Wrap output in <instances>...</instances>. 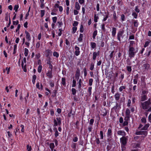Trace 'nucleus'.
<instances>
[{
	"instance_id": "nucleus-1",
	"label": "nucleus",
	"mask_w": 151,
	"mask_h": 151,
	"mask_svg": "<svg viewBox=\"0 0 151 151\" xmlns=\"http://www.w3.org/2000/svg\"><path fill=\"white\" fill-rule=\"evenodd\" d=\"M124 31L123 30H119L117 33L116 38L120 42L121 41H125L127 38L128 35L126 36L125 34H124Z\"/></svg>"
},
{
	"instance_id": "nucleus-2",
	"label": "nucleus",
	"mask_w": 151,
	"mask_h": 151,
	"mask_svg": "<svg viewBox=\"0 0 151 151\" xmlns=\"http://www.w3.org/2000/svg\"><path fill=\"white\" fill-rule=\"evenodd\" d=\"M138 49L136 50L133 46H129L128 51L129 57L132 58H134L135 56V54L137 52Z\"/></svg>"
},
{
	"instance_id": "nucleus-3",
	"label": "nucleus",
	"mask_w": 151,
	"mask_h": 151,
	"mask_svg": "<svg viewBox=\"0 0 151 151\" xmlns=\"http://www.w3.org/2000/svg\"><path fill=\"white\" fill-rule=\"evenodd\" d=\"M54 126L56 127L59 126L58 127V130L60 132H61L62 131V128L60 126L62 124V119L60 117H57L56 119H53Z\"/></svg>"
},
{
	"instance_id": "nucleus-4",
	"label": "nucleus",
	"mask_w": 151,
	"mask_h": 151,
	"mask_svg": "<svg viewBox=\"0 0 151 151\" xmlns=\"http://www.w3.org/2000/svg\"><path fill=\"white\" fill-rule=\"evenodd\" d=\"M140 105L141 108L143 110H145L146 111L149 109V107L151 105L145 101L143 102H141Z\"/></svg>"
},
{
	"instance_id": "nucleus-5",
	"label": "nucleus",
	"mask_w": 151,
	"mask_h": 151,
	"mask_svg": "<svg viewBox=\"0 0 151 151\" xmlns=\"http://www.w3.org/2000/svg\"><path fill=\"white\" fill-rule=\"evenodd\" d=\"M112 129L111 128H109L108 129L107 133V141L110 142L112 140Z\"/></svg>"
},
{
	"instance_id": "nucleus-6",
	"label": "nucleus",
	"mask_w": 151,
	"mask_h": 151,
	"mask_svg": "<svg viewBox=\"0 0 151 151\" xmlns=\"http://www.w3.org/2000/svg\"><path fill=\"white\" fill-rule=\"evenodd\" d=\"M127 137L123 136L120 139L122 147V146H124L126 145L128 140V138Z\"/></svg>"
},
{
	"instance_id": "nucleus-7",
	"label": "nucleus",
	"mask_w": 151,
	"mask_h": 151,
	"mask_svg": "<svg viewBox=\"0 0 151 151\" xmlns=\"http://www.w3.org/2000/svg\"><path fill=\"white\" fill-rule=\"evenodd\" d=\"M75 51L74 52L75 55L76 56H78L80 54V48L77 46V45H76L74 47Z\"/></svg>"
},
{
	"instance_id": "nucleus-8",
	"label": "nucleus",
	"mask_w": 151,
	"mask_h": 151,
	"mask_svg": "<svg viewBox=\"0 0 151 151\" xmlns=\"http://www.w3.org/2000/svg\"><path fill=\"white\" fill-rule=\"evenodd\" d=\"M136 134L137 135H144L145 136L147 134V132L146 131H139L136 132Z\"/></svg>"
},
{
	"instance_id": "nucleus-9",
	"label": "nucleus",
	"mask_w": 151,
	"mask_h": 151,
	"mask_svg": "<svg viewBox=\"0 0 151 151\" xmlns=\"http://www.w3.org/2000/svg\"><path fill=\"white\" fill-rule=\"evenodd\" d=\"M143 67L145 71H148L150 68V65L149 63H145L143 64Z\"/></svg>"
},
{
	"instance_id": "nucleus-10",
	"label": "nucleus",
	"mask_w": 151,
	"mask_h": 151,
	"mask_svg": "<svg viewBox=\"0 0 151 151\" xmlns=\"http://www.w3.org/2000/svg\"><path fill=\"white\" fill-rule=\"evenodd\" d=\"M80 76V70L79 68L77 69V70L75 74V78L77 81H78Z\"/></svg>"
},
{
	"instance_id": "nucleus-11",
	"label": "nucleus",
	"mask_w": 151,
	"mask_h": 151,
	"mask_svg": "<svg viewBox=\"0 0 151 151\" xmlns=\"http://www.w3.org/2000/svg\"><path fill=\"white\" fill-rule=\"evenodd\" d=\"M148 99V97L147 95H141V99L140 101L141 102H143L147 100Z\"/></svg>"
},
{
	"instance_id": "nucleus-12",
	"label": "nucleus",
	"mask_w": 151,
	"mask_h": 151,
	"mask_svg": "<svg viewBox=\"0 0 151 151\" xmlns=\"http://www.w3.org/2000/svg\"><path fill=\"white\" fill-rule=\"evenodd\" d=\"M121 108L120 105L119 104L116 102V105L115 106H114L112 108V109H114L115 111V112H116L117 110L118 111Z\"/></svg>"
},
{
	"instance_id": "nucleus-13",
	"label": "nucleus",
	"mask_w": 151,
	"mask_h": 151,
	"mask_svg": "<svg viewBox=\"0 0 151 151\" xmlns=\"http://www.w3.org/2000/svg\"><path fill=\"white\" fill-rule=\"evenodd\" d=\"M46 76L50 79L52 78L53 77L52 71L48 70L46 73Z\"/></svg>"
},
{
	"instance_id": "nucleus-14",
	"label": "nucleus",
	"mask_w": 151,
	"mask_h": 151,
	"mask_svg": "<svg viewBox=\"0 0 151 151\" xmlns=\"http://www.w3.org/2000/svg\"><path fill=\"white\" fill-rule=\"evenodd\" d=\"M25 33L26 35V38L27 41L29 42L31 40V37L29 32L27 30L25 31Z\"/></svg>"
},
{
	"instance_id": "nucleus-15",
	"label": "nucleus",
	"mask_w": 151,
	"mask_h": 151,
	"mask_svg": "<svg viewBox=\"0 0 151 151\" xmlns=\"http://www.w3.org/2000/svg\"><path fill=\"white\" fill-rule=\"evenodd\" d=\"M100 54V51H98L97 52H93V59L94 60H95L96 59L97 56L99 55Z\"/></svg>"
},
{
	"instance_id": "nucleus-16",
	"label": "nucleus",
	"mask_w": 151,
	"mask_h": 151,
	"mask_svg": "<svg viewBox=\"0 0 151 151\" xmlns=\"http://www.w3.org/2000/svg\"><path fill=\"white\" fill-rule=\"evenodd\" d=\"M113 16L112 20L114 22H117V19L118 18V17H117L115 11H114L113 12Z\"/></svg>"
},
{
	"instance_id": "nucleus-17",
	"label": "nucleus",
	"mask_w": 151,
	"mask_h": 151,
	"mask_svg": "<svg viewBox=\"0 0 151 151\" xmlns=\"http://www.w3.org/2000/svg\"><path fill=\"white\" fill-rule=\"evenodd\" d=\"M118 135H122L123 136H125L126 135V133L123 130H119L117 132Z\"/></svg>"
},
{
	"instance_id": "nucleus-18",
	"label": "nucleus",
	"mask_w": 151,
	"mask_h": 151,
	"mask_svg": "<svg viewBox=\"0 0 151 151\" xmlns=\"http://www.w3.org/2000/svg\"><path fill=\"white\" fill-rule=\"evenodd\" d=\"M117 29L115 27H113L112 28V31L111 32L112 36L113 37H114L115 36L116 34Z\"/></svg>"
},
{
	"instance_id": "nucleus-19",
	"label": "nucleus",
	"mask_w": 151,
	"mask_h": 151,
	"mask_svg": "<svg viewBox=\"0 0 151 151\" xmlns=\"http://www.w3.org/2000/svg\"><path fill=\"white\" fill-rule=\"evenodd\" d=\"M46 52L45 55L46 57H48L52 55V52L51 50L49 49L46 50Z\"/></svg>"
},
{
	"instance_id": "nucleus-20",
	"label": "nucleus",
	"mask_w": 151,
	"mask_h": 151,
	"mask_svg": "<svg viewBox=\"0 0 151 151\" xmlns=\"http://www.w3.org/2000/svg\"><path fill=\"white\" fill-rule=\"evenodd\" d=\"M78 89L79 91H80L81 89L82 84V82L81 79H79V81L78 82Z\"/></svg>"
},
{
	"instance_id": "nucleus-21",
	"label": "nucleus",
	"mask_w": 151,
	"mask_h": 151,
	"mask_svg": "<svg viewBox=\"0 0 151 151\" xmlns=\"http://www.w3.org/2000/svg\"><path fill=\"white\" fill-rule=\"evenodd\" d=\"M120 94L118 93L115 94L114 96L116 100L118 101L120 99Z\"/></svg>"
},
{
	"instance_id": "nucleus-22",
	"label": "nucleus",
	"mask_w": 151,
	"mask_h": 151,
	"mask_svg": "<svg viewBox=\"0 0 151 151\" xmlns=\"http://www.w3.org/2000/svg\"><path fill=\"white\" fill-rule=\"evenodd\" d=\"M149 126H150V124L148 123L146 124L145 125V126H144V127H143L142 128H141V130H147V129L148 127H149Z\"/></svg>"
},
{
	"instance_id": "nucleus-23",
	"label": "nucleus",
	"mask_w": 151,
	"mask_h": 151,
	"mask_svg": "<svg viewBox=\"0 0 151 151\" xmlns=\"http://www.w3.org/2000/svg\"><path fill=\"white\" fill-rule=\"evenodd\" d=\"M75 8L76 9L79 10L80 9V6L79 3L77 2L75 3Z\"/></svg>"
},
{
	"instance_id": "nucleus-24",
	"label": "nucleus",
	"mask_w": 151,
	"mask_h": 151,
	"mask_svg": "<svg viewBox=\"0 0 151 151\" xmlns=\"http://www.w3.org/2000/svg\"><path fill=\"white\" fill-rule=\"evenodd\" d=\"M83 37V34L80 33L79 35V37L78 39V40L79 42H82Z\"/></svg>"
},
{
	"instance_id": "nucleus-25",
	"label": "nucleus",
	"mask_w": 151,
	"mask_h": 151,
	"mask_svg": "<svg viewBox=\"0 0 151 151\" xmlns=\"http://www.w3.org/2000/svg\"><path fill=\"white\" fill-rule=\"evenodd\" d=\"M97 30L96 29L93 33L92 37L93 39H96V37L97 35Z\"/></svg>"
},
{
	"instance_id": "nucleus-26",
	"label": "nucleus",
	"mask_w": 151,
	"mask_h": 151,
	"mask_svg": "<svg viewBox=\"0 0 151 151\" xmlns=\"http://www.w3.org/2000/svg\"><path fill=\"white\" fill-rule=\"evenodd\" d=\"M97 44L99 47H103L104 46V42L103 40L98 42Z\"/></svg>"
},
{
	"instance_id": "nucleus-27",
	"label": "nucleus",
	"mask_w": 151,
	"mask_h": 151,
	"mask_svg": "<svg viewBox=\"0 0 151 151\" xmlns=\"http://www.w3.org/2000/svg\"><path fill=\"white\" fill-rule=\"evenodd\" d=\"M61 84H62L63 86H64L65 87V86H66L65 78V77L62 78Z\"/></svg>"
},
{
	"instance_id": "nucleus-28",
	"label": "nucleus",
	"mask_w": 151,
	"mask_h": 151,
	"mask_svg": "<svg viewBox=\"0 0 151 151\" xmlns=\"http://www.w3.org/2000/svg\"><path fill=\"white\" fill-rule=\"evenodd\" d=\"M130 113L129 109L128 108H127L125 111V116H130Z\"/></svg>"
},
{
	"instance_id": "nucleus-29",
	"label": "nucleus",
	"mask_w": 151,
	"mask_h": 151,
	"mask_svg": "<svg viewBox=\"0 0 151 151\" xmlns=\"http://www.w3.org/2000/svg\"><path fill=\"white\" fill-rule=\"evenodd\" d=\"M133 21H134L133 22V25L134 27H137L139 24L138 20H134Z\"/></svg>"
},
{
	"instance_id": "nucleus-30",
	"label": "nucleus",
	"mask_w": 151,
	"mask_h": 151,
	"mask_svg": "<svg viewBox=\"0 0 151 151\" xmlns=\"http://www.w3.org/2000/svg\"><path fill=\"white\" fill-rule=\"evenodd\" d=\"M53 55L54 57H55L57 58H58L59 56V54L56 51H54L53 52Z\"/></svg>"
},
{
	"instance_id": "nucleus-31",
	"label": "nucleus",
	"mask_w": 151,
	"mask_h": 151,
	"mask_svg": "<svg viewBox=\"0 0 151 151\" xmlns=\"http://www.w3.org/2000/svg\"><path fill=\"white\" fill-rule=\"evenodd\" d=\"M36 78L37 76L36 75H34L33 76L32 82L33 84H34L35 83V80L36 79Z\"/></svg>"
},
{
	"instance_id": "nucleus-32",
	"label": "nucleus",
	"mask_w": 151,
	"mask_h": 151,
	"mask_svg": "<svg viewBox=\"0 0 151 151\" xmlns=\"http://www.w3.org/2000/svg\"><path fill=\"white\" fill-rule=\"evenodd\" d=\"M101 29L102 31L105 32L106 31V29L105 27V24H103L102 25H101Z\"/></svg>"
},
{
	"instance_id": "nucleus-33",
	"label": "nucleus",
	"mask_w": 151,
	"mask_h": 151,
	"mask_svg": "<svg viewBox=\"0 0 151 151\" xmlns=\"http://www.w3.org/2000/svg\"><path fill=\"white\" fill-rule=\"evenodd\" d=\"M132 16L134 17L135 19H137L138 16V14L135 12H132Z\"/></svg>"
},
{
	"instance_id": "nucleus-34",
	"label": "nucleus",
	"mask_w": 151,
	"mask_h": 151,
	"mask_svg": "<svg viewBox=\"0 0 151 151\" xmlns=\"http://www.w3.org/2000/svg\"><path fill=\"white\" fill-rule=\"evenodd\" d=\"M96 44L94 42H91V47L93 49H94L96 47Z\"/></svg>"
},
{
	"instance_id": "nucleus-35",
	"label": "nucleus",
	"mask_w": 151,
	"mask_h": 151,
	"mask_svg": "<svg viewBox=\"0 0 151 151\" xmlns=\"http://www.w3.org/2000/svg\"><path fill=\"white\" fill-rule=\"evenodd\" d=\"M150 42L151 41L150 40H149V41H148L145 42V44L144 45V47L145 48L147 47Z\"/></svg>"
},
{
	"instance_id": "nucleus-36",
	"label": "nucleus",
	"mask_w": 151,
	"mask_h": 151,
	"mask_svg": "<svg viewBox=\"0 0 151 151\" xmlns=\"http://www.w3.org/2000/svg\"><path fill=\"white\" fill-rule=\"evenodd\" d=\"M76 86V81L75 80L73 79L72 81V87H75Z\"/></svg>"
},
{
	"instance_id": "nucleus-37",
	"label": "nucleus",
	"mask_w": 151,
	"mask_h": 151,
	"mask_svg": "<svg viewBox=\"0 0 151 151\" xmlns=\"http://www.w3.org/2000/svg\"><path fill=\"white\" fill-rule=\"evenodd\" d=\"M28 53H29L28 50L27 48H25L24 54L25 56L27 57L28 55Z\"/></svg>"
},
{
	"instance_id": "nucleus-38",
	"label": "nucleus",
	"mask_w": 151,
	"mask_h": 151,
	"mask_svg": "<svg viewBox=\"0 0 151 151\" xmlns=\"http://www.w3.org/2000/svg\"><path fill=\"white\" fill-rule=\"evenodd\" d=\"M93 129V126L89 125V126H88V132L89 133L91 132Z\"/></svg>"
},
{
	"instance_id": "nucleus-39",
	"label": "nucleus",
	"mask_w": 151,
	"mask_h": 151,
	"mask_svg": "<svg viewBox=\"0 0 151 151\" xmlns=\"http://www.w3.org/2000/svg\"><path fill=\"white\" fill-rule=\"evenodd\" d=\"M92 87L91 86H89L88 88V91L89 96H91V90Z\"/></svg>"
},
{
	"instance_id": "nucleus-40",
	"label": "nucleus",
	"mask_w": 151,
	"mask_h": 151,
	"mask_svg": "<svg viewBox=\"0 0 151 151\" xmlns=\"http://www.w3.org/2000/svg\"><path fill=\"white\" fill-rule=\"evenodd\" d=\"M71 91L72 94L73 95L76 96V90L74 88H72L71 89Z\"/></svg>"
},
{
	"instance_id": "nucleus-41",
	"label": "nucleus",
	"mask_w": 151,
	"mask_h": 151,
	"mask_svg": "<svg viewBox=\"0 0 151 151\" xmlns=\"http://www.w3.org/2000/svg\"><path fill=\"white\" fill-rule=\"evenodd\" d=\"M73 136H75L73 138V141L74 142H77L78 140V138L76 134L74 135Z\"/></svg>"
},
{
	"instance_id": "nucleus-42",
	"label": "nucleus",
	"mask_w": 151,
	"mask_h": 151,
	"mask_svg": "<svg viewBox=\"0 0 151 151\" xmlns=\"http://www.w3.org/2000/svg\"><path fill=\"white\" fill-rule=\"evenodd\" d=\"M57 93V90H54L53 91V94L52 95L53 97H55L56 96V94Z\"/></svg>"
},
{
	"instance_id": "nucleus-43",
	"label": "nucleus",
	"mask_w": 151,
	"mask_h": 151,
	"mask_svg": "<svg viewBox=\"0 0 151 151\" xmlns=\"http://www.w3.org/2000/svg\"><path fill=\"white\" fill-rule=\"evenodd\" d=\"M148 92V91L142 90L141 95H147Z\"/></svg>"
},
{
	"instance_id": "nucleus-44",
	"label": "nucleus",
	"mask_w": 151,
	"mask_h": 151,
	"mask_svg": "<svg viewBox=\"0 0 151 151\" xmlns=\"http://www.w3.org/2000/svg\"><path fill=\"white\" fill-rule=\"evenodd\" d=\"M130 117L131 116H126L124 118V121L127 122L129 121Z\"/></svg>"
},
{
	"instance_id": "nucleus-45",
	"label": "nucleus",
	"mask_w": 151,
	"mask_h": 151,
	"mask_svg": "<svg viewBox=\"0 0 151 151\" xmlns=\"http://www.w3.org/2000/svg\"><path fill=\"white\" fill-rule=\"evenodd\" d=\"M17 45L16 44V45H14V51H13V54H15L16 53V50H17Z\"/></svg>"
},
{
	"instance_id": "nucleus-46",
	"label": "nucleus",
	"mask_w": 151,
	"mask_h": 151,
	"mask_svg": "<svg viewBox=\"0 0 151 151\" xmlns=\"http://www.w3.org/2000/svg\"><path fill=\"white\" fill-rule=\"evenodd\" d=\"M141 121L142 123H146L147 122V120L145 117H142L141 119Z\"/></svg>"
},
{
	"instance_id": "nucleus-47",
	"label": "nucleus",
	"mask_w": 151,
	"mask_h": 151,
	"mask_svg": "<svg viewBox=\"0 0 151 151\" xmlns=\"http://www.w3.org/2000/svg\"><path fill=\"white\" fill-rule=\"evenodd\" d=\"M84 31V28L83 25L82 24L80 28V32L81 33H83Z\"/></svg>"
},
{
	"instance_id": "nucleus-48",
	"label": "nucleus",
	"mask_w": 151,
	"mask_h": 151,
	"mask_svg": "<svg viewBox=\"0 0 151 151\" xmlns=\"http://www.w3.org/2000/svg\"><path fill=\"white\" fill-rule=\"evenodd\" d=\"M59 32L58 33V35L59 36H60L62 34V32L63 31V29L62 28H59L58 29Z\"/></svg>"
},
{
	"instance_id": "nucleus-49",
	"label": "nucleus",
	"mask_w": 151,
	"mask_h": 151,
	"mask_svg": "<svg viewBox=\"0 0 151 151\" xmlns=\"http://www.w3.org/2000/svg\"><path fill=\"white\" fill-rule=\"evenodd\" d=\"M93 80L92 78H90L89 80V83L88 84L89 86H91L92 85L93 82Z\"/></svg>"
},
{
	"instance_id": "nucleus-50",
	"label": "nucleus",
	"mask_w": 151,
	"mask_h": 151,
	"mask_svg": "<svg viewBox=\"0 0 151 151\" xmlns=\"http://www.w3.org/2000/svg\"><path fill=\"white\" fill-rule=\"evenodd\" d=\"M94 64L93 63H91L90 68V69L92 71L93 70L94 68Z\"/></svg>"
},
{
	"instance_id": "nucleus-51",
	"label": "nucleus",
	"mask_w": 151,
	"mask_h": 151,
	"mask_svg": "<svg viewBox=\"0 0 151 151\" xmlns=\"http://www.w3.org/2000/svg\"><path fill=\"white\" fill-rule=\"evenodd\" d=\"M94 122V120L93 119H91L89 121V125L93 126Z\"/></svg>"
},
{
	"instance_id": "nucleus-52",
	"label": "nucleus",
	"mask_w": 151,
	"mask_h": 151,
	"mask_svg": "<svg viewBox=\"0 0 151 151\" xmlns=\"http://www.w3.org/2000/svg\"><path fill=\"white\" fill-rule=\"evenodd\" d=\"M99 18L98 16H96V14H94V22H98V19Z\"/></svg>"
},
{
	"instance_id": "nucleus-53",
	"label": "nucleus",
	"mask_w": 151,
	"mask_h": 151,
	"mask_svg": "<svg viewBox=\"0 0 151 151\" xmlns=\"http://www.w3.org/2000/svg\"><path fill=\"white\" fill-rule=\"evenodd\" d=\"M127 70L128 72H131L132 71V69L131 66H127Z\"/></svg>"
},
{
	"instance_id": "nucleus-54",
	"label": "nucleus",
	"mask_w": 151,
	"mask_h": 151,
	"mask_svg": "<svg viewBox=\"0 0 151 151\" xmlns=\"http://www.w3.org/2000/svg\"><path fill=\"white\" fill-rule=\"evenodd\" d=\"M126 87L125 86H122L120 87L119 88V91H122L124 89H125L126 88Z\"/></svg>"
},
{
	"instance_id": "nucleus-55",
	"label": "nucleus",
	"mask_w": 151,
	"mask_h": 151,
	"mask_svg": "<svg viewBox=\"0 0 151 151\" xmlns=\"http://www.w3.org/2000/svg\"><path fill=\"white\" fill-rule=\"evenodd\" d=\"M27 151H31L32 148L31 146H29V145H27Z\"/></svg>"
},
{
	"instance_id": "nucleus-56",
	"label": "nucleus",
	"mask_w": 151,
	"mask_h": 151,
	"mask_svg": "<svg viewBox=\"0 0 151 151\" xmlns=\"http://www.w3.org/2000/svg\"><path fill=\"white\" fill-rule=\"evenodd\" d=\"M100 139H103L104 138L103 132L102 131H100Z\"/></svg>"
},
{
	"instance_id": "nucleus-57",
	"label": "nucleus",
	"mask_w": 151,
	"mask_h": 151,
	"mask_svg": "<svg viewBox=\"0 0 151 151\" xmlns=\"http://www.w3.org/2000/svg\"><path fill=\"white\" fill-rule=\"evenodd\" d=\"M83 72H84V77H86L87 75V69L86 68V67H85L83 68Z\"/></svg>"
},
{
	"instance_id": "nucleus-58",
	"label": "nucleus",
	"mask_w": 151,
	"mask_h": 151,
	"mask_svg": "<svg viewBox=\"0 0 151 151\" xmlns=\"http://www.w3.org/2000/svg\"><path fill=\"white\" fill-rule=\"evenodd\" d=\"M50 114L52 116L54 115V111L53 109H50Z\"/></svg>"
},
{
	"instance_id": "nucleus-59",
	"label": "nucleus",
	"mask_w": 151,
	"mask_h": 151,
	"mask_svg": "<svg viewBox=\"0 0 151 151\" xmlns=\"http://www.w3.org/2000/svg\"><path fill=\"white\" fill-rule=\"evenodd\" d=\"M57 23L58 24V27L59 28H61L62 26L63 25V23L62 21L58 22Z\"/></svg>"
},
{
	"instance_id": "nucleus-60",
	"label": "nucleus",
	"mask_w": 151,
	"mask_h": 151,
	"mask_svg": "<svg viewBox=\"0 0 151 151\" xmlns=\"http://www.w3.org/2000/svg\"><path fill=\"white\" fill-rule=\"evenodd\" d=\"M77 27H73L72 28V33L74 34L76 32L77 30Z\"/></svg>"
},
{
	"instance_id": "nucleus-61",
	"label": "nucleus",
	"mask_w": 151,
	"mask_h": 151,
	"mask_svg": "<svg viewBox=\"0 0 151 151\" xmlns=\"http://www.w3.org/2000/svg\"><path fill=\"white\" fill-rule=\"evenodd\" d=\"M114 52V51H112L109 55V59H111L113 57Z\"/></svg>"
},
{
	"instance_id": "nucleus-62",
	"label": "nucleus",
	"mask_w": 151,
	"mask_h": 151,
	"mask_svg": "<svg viewBox=\"0 0 151 151\" xmlns=\"http://www.w3.org/2000/svg\"><path fill=\"white\" fill-rule=\"evenodd\" d=\"M71 147L74 149H75L76 147V143H73L71 145Z\"/></svg>"
},
{
	"instance_id": "nucleus-63",
	"label": "nucleus",
	"mask_w": 151,
	"mask_h": 151,
	"mask_svg": "<svg viewBox=\"0 0 151 151\" xmlns=\"http://www.w3.org/2000/svg\"><path fill=\"white\" fill-rule=\"evenodd\" d=\"M103 114H102V115L104 117L107 115V112L106 110L105 109H104V111L102 112Z\"/></svg>"
},
{
	"instance_id": "nucleus-64",
	"label": "nucleus",
	"mask_w": 151,
	"mask_h": 151,
	"mask_svg": "<svg viewBox=\"0 0 151 151\" xmlns=\"http://www.w3.org/2000/svg\"><path fill=\"white\" fill-rule=\"evenodd\" d=\"M50 85L51 87H53L54 86V83L51 80L50 81Z\"/></svg>"
}]
</instances>
